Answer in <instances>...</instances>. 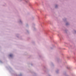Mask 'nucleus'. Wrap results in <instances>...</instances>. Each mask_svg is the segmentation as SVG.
Listing matches in <instances>:
<instances>
[{
	"label": "nucleus",
	"mask_w": 76,
	"mask_h": 76,
	"mask_svg": "<svg viewBox=\"0 0 76 76\" xmlns=\"http://www.w3.org/2000/svg\"><path fill=\"white\" fill-rule=\"evenodd\" d=\"M10 57H12V54H10Z\"/></svg>",
	"instance_id": "1"
}]
</instances>
